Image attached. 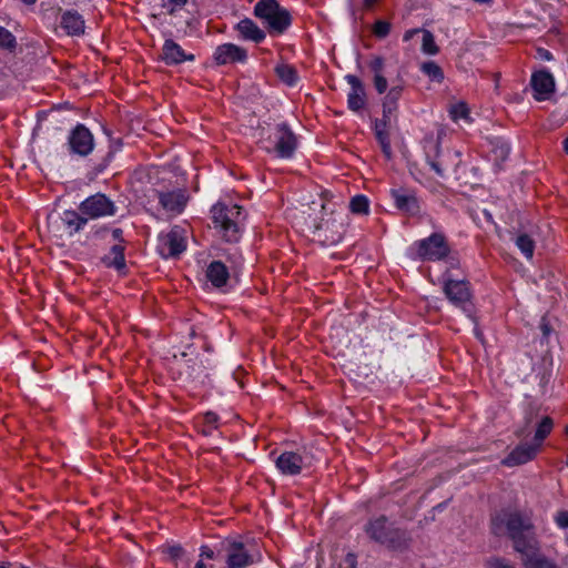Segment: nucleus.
I'll return each instance as SVG.
<instances>
[{
	"mask_svg": "<svg viewBox=\"0 0 568 568\" xmlns=\"http://www.w3.org/2000/svg\"><path fill=\"white\" fill-rule=\"evenodd\" d=\"M469 113V110L465 103H458L452 106L450 115L454 120L459 118H466Z\"/></svg>",
	"mask_w": 568,
	"mask_h": 568,
	"instance_id": "obj_43",
	"label": "nucleus"
},
{
	"mask_svg": "<svg viewBox=\"0 0 568 568\" xmlns=\"http://www.w3.org/2000/svg\"><path fill=\"white\" fill-rule=\"evenodd\" d=\"M347 83L351 85V91L347 95V106L354 112L361 111L366 104V93L363 82L353 74L345 77Z\"/></svg>",
	"mask_w": 568,
	"mask_h": 568,
	"instance_id": "obj_21",
	"label": "nucleus"
},
{
	"mask_svg": "<svg viewBox=\"0 0 568 568\" xmlns=\"http://www.w3.org/2000/svg\"><path fill=\"white\" fill-rule=\"evenodd\" d=\"M540 57L550 60L552 58L551 53L548 50H540Z\"/></svg>",
	"mask_w": 568,
	"mask_h": 568,
	"instance_id": "obj_57",
	"label": "nucleus"
},
{
	"mask_svg": "<svg viewBox=\"0 0 568 568\" xmlns=\"http://www.w3.org/2000/svg\"><path fill=\"white\" fill-rule=\"evenodd\" d=\"M488 568H516L509 560L503 557H491L486 561Z\"/></svg>",
	"mask_w": 568,
	"mask_h": 568,
	"instance_id": "obj_40",
	"label": "nucleus"
},
{
	"mask_svg": "<svg viewBox=\"0 0 568 568\" xmlns=\"http://www.w3.org/2000/svg\"><path fill=\"white\" fill-rule=\"evenodd\" d=\"M79 210L89 220H99L114 216L118 212V206L108 195L98 192L84 199L79 204Z\"/></svg>",
	"mask_w": 568,
	"mask_h": 568,
	"instance_id": "obj_7",
	"label": "nucleus"
},
{
	"mask_svg": "<svg viewBox=\"0 0 568 568\" xmlns=\"http://www.w3.org/2000/svg\"><path fill=\"white\" fill-rule=\"evenodd\" d=\"M161 60L166 65H178L185 61H194L195 55L186 53L173 39H166L162 47Z\"/></svg>",
	"mask_w": 568,
	"mask_h": 568,
	"instance_id": "obj_18",
	"label": "nucleus"
},
{
	"mask_svg": "<svg viewBox=\"0 0 568 568\" xmlns=\"http://www.w3.org/2000/svg\"><path fill=\"white\" fill-rule=\"evenodd\" d=\"M525 568H558V566L545 556L538 555L537 551L521 554Z\"/></svg>",
	"mask_w": 568,
	"mask_h": 568,
	"instance_id": "obj_29",
	"label": "nucleus"
},
{
	"mask_svg": "<svg viewBox=\"0 0 568 568\" xmlns=\"http://www.w3.org/2000/svg\"><path fill=\"white\" fill-rule=\"evenodd\" d=\"M19 568H28V567H26V566H23V565H20V567H19Z\"/></svg>",
	"mask_w": 568,
	"mask_h": 568,
	"instance_id": "obj_64",
	"label": "nucleus"
},
{
	"mask_svg": "<svg viewBox=\"0 0 568 568\" xmlns=\"http://www.w3.org/2000/svg\"><path fill=\"white\" fill-rule=\"evenodd\" d=\"M219 416L213 412H206L203 416V423L211 426V428H217Z\"/></svg>",
	"mask_w": 568,
	"mask_h": 568,
	"instance_id": "obj_46",
	"label": "nucleus"
},
{
	"mask_svg": "<svg viewBox=\"0 0 568 568\" xmlns=\"http://www.w3.org/2000/svg\"><path fill=\"white\" fill-rule=\"evenodd\" d=\"M211 217L214 229L223 240L230 243L240 241L245 220L242 206L233 203L217 202L211 209Z\"/></svg>",
	"mask_w": 568,
	"mask_h": 568,
	"instance_id": "obj_3",
	"label": "nucleus"
},
{
	"mask_svg": "<svg viewBox=\"0 0 568 568\" xmlns=\"http://www.w3.org/2000/svg\"><path fill=\"white\" fill-rule=\"evenodd\" d=\"M422 51L430 55L437 54L439 52V48L435 42L434 34L429 30H423Z\"/></svg>",
	"mask_w": 568,
	"mask_h": 568,
	"instance_id": "obj_35",
	"label": "nucleus"
},
{
	"mask_svg": "<svg viewBox=\"0 0 568 568\" xmlns=\"http://www.w3.org/2000/svg\"><path fill=\"white\" fill-rule=\"evenodd\" d=\"M200 556L202 558L213 559L214 558V551L209 546H202L201 547Z\"/></svg>",
	"mask_w": 568,
	"mask_h": 568,
	"instance_id": "obj_51",
	"label": "nucleus"
},
{
	"mask_svg": "<svg viewBox=\"0 0 568 568\" xmlns=\"http://www.w3.org/2000/svg\"><path fill=\"white\" fill-rule=\"evenodd\" d=\"M540 327H541V331H542L544 336H548V335H549V333H550V327H549V325H548V324H546V323H542V324L540 325Z\"/></svg>",
	"mask_w": 568,
	"mask_h": 568,
	"instance_id": "obj_56",
	"label": "nucleus"
},
{
	"mask_svg": "<svg viewBox=\"0 0 568 568\" xmlns=\"http://www.w3.org/2000/svg\"><path fill=\"white\" fill-rule=\"evenodd\" d=\"M231 273L224 262L216 260L207 265L205 276L215 288L221 290L227 285Z\"/></svg>",
	"mask_w": 568,
	"mask_h": 568,
	"instance_id": "obj_23",
	"label": "nucleus"
},
{
	"mask_svg": "<svg viewBox=\"0 0 568 568\" xmlns=\"http://www.w3.org/2000/svg\"><path fill=\"white\" fill-rule=\"evenodd\" d=\"M223 548L226 551V564L229 568H245L254 562L243 542L225 541Z\"/></svg>",
	"mask_w": 568,
	"mask_h": 568,
	"instance_id": "obj_16",
	"label": "nucleus"
},
{
	"mask_svg": "<svg viewBox=\"0 0 568 568\" xmlns=\"http://www.w3.org/2000/svg\"><path fill=\"white\" fill-rule=\"evenodd\" d=\"M538 445L535 444H519L516 446L507 457L503 459V465L513 467L526 464L534 459L538 453Z\"/></svg>",
	"mask_w": 568,
	"mask_h": 568,
	"instance_id": "obj_20",
	"label": "nucleus"
},
{
	"mask_svg": "<svg viewBox=\"0 0 568 568\" xmlns=\"http://www.w3.org/2000/svg\"><path fill=\"white\" fill-rule=\"evenodd\" d=\"M70 152L80 156H87L93 150V135L84 124H78L69 135Z\"/></svg>",
	"mask_w": 568,
	"mask_h": 568,
	"instance_id": "obj_13",
	"label": "nucleus"
},
{
	"mask_svg": "<svg viewBox=\"0 0 568 568\" xmlns=\"http://www.w3.org/2000/svg\"><path fill=\"white\" fill-rule=\"evenodd\" d=\"M235 30L239 32L243 40L252 41L254 43H261L265 40L266 33L262 30L252 19L244 18L239 21L235 26Z\"/></svg>",
	"mask_w": 568,
	"mask_h": 568,
	"instance_id": "obj_25",
	"label": "nucleus"
},
{
	"mask_svg": "<svg viewBox=\"0 0 568 568\" xmlns=\"http://www.w3.org/2000/svg\"><path fill=\"white\" fill-rule=\"evenodd\" d=\"M17 45L14 36L0 26V48L12 50Z\"/></svg>",
	"mask_w": 568,
	"mask_h": 568,
	"instance_id": "obj_38",
	"label": "nucleus"
},
{
	"mask_svg": "<svg viewBox=\"0 0 568 568\" xmlns=\"http://www.w3.org/2000/svg\"><path fill=\"white\" fill-rule=\"evenodd\" d=\"M493 152L496 155V159L505 161L510 153V148L506 142H497Z\"/></svg>",
	"mask_w": 568,
	"mask_h": 568,
	"instance_id": "obj_42",
	"label": "nucleus"
},
{
	"mask_svg": "<svg viewBox=\"0 0 568 568\" xmlns=\"http://www.w3.org/2000/svg\"><path fill=\"white\" fill-rule=\"evenodd\" d=\"M555 521L560 528H568V510H560L555 517Z\"/></svg>",
	"mask_w": 568,
	"mask_h": 568,
	"instance_id": "obj_47",
	"label": "nucleus"
},
{
	"mask_svg": "<svg viewBox=\"0 0 568 568\" xmlns=\"http://www.w3.org/2000/svg\"><path fill=\"white\" fill-rule=\"evenodd\" d=\"M385 61L382 57H375L368 64L371 71L376 74H383Z\"/></svg>",
	"mask_w": 568,
	"mask_h": 568,
	"instance_id": "obj_45",
	"label": "nucleus"
},
{
	"mask_svg": "<svg viewBox=\"0 0 568 568\" xmlns=\"http://www.w3.org/2000/svg\"><path fill=\"white\" fill-rule=\"evenodd\" d=\"M26 4H34L37 0H22Z\"/></svg>",
	"mask_w": 568,
	"mask_h": 568,
	"instance_id": "obj_63",
	"label": "nucleus"
},
{
	"mask_svg": "<svg viewBox=\"0 0 568 568\" xmlns=\"http://www.w3.org/2000/svg\"><path fill=\"white\" fill-rule=\"evenodd\" d=\"M260 143L267 153H275L280 159L293 158L297 149V138L287 123H276L267 130V136Z\"/></svg>",
	"mask_w": 568,
	"mask_h": 568,
	"instance_id": "obj_5",
	"label": "nucleus"
},
{
	"mask_svg": "<svg viewBox=\"0 0 568 568\" xmlns=\"http://www.w3.org/2000/svg\"><path fill=\"white\" fill-rule=\"evenodd\" d=\"M515 243L526 258H532L535 252V241L528 234H519L516 237Z\"/></svg>",
	"mask_w": 568,
	"mask_h": 568,
	"instance_id": "obj_32",
	"label": "nucleus"
},
{
	"mask_svg": "<svg viewBox=\"0 0 568 568\" xmlns=\"http://www.w3.org/2000/svg\"><path fill=\"white\" fill-rule=\"evenodd\" d=\"M420 71L432 81L442 82L444 80V72L442 68L434 61L422 63Z\"/></svg>",
	"mask_w": 568,
	"mask_h": 568,
	"instance_id": "obj_33",
	"label": "nucleus"
},
{
	"mask_svg": "<svg viewBox=\"0 0 568 568\" xmlns=\"http://www.w3.org/2000/svg\"><path fill=\"white\" fill-rule=\"evenodd\" d=\"M155 193L161 207L173 216L181 214L186 206L187 196L182 190L155 191Z\"/></svg>",
	"mask_w": 568,
	"mask_h": 568,
	"instance_id": "obj_17",
	"label": "nucleus"
},
{
	"mask_svg": "<svg viewBox=\"0 0 568 568\" xmlns=\"http://www.w3.org/2000/svg\"><path fill=\"white\" fill-rule=\"evenodd\" d=\"M443 291L450 303L464 312L470 313L471 291L469 282L445 277Z\"/></svg>",
	"mask_w": 568,
	"mask_h": 568,
	"instance_id": "obj_9",
	"label": "nucleus"
},
{
	"mask_svg": "<svg viewBox=\"0 0 568 568\" xmlns=\"http://www.w3.org/2000/svg\"><path fill=\"white\" fill-rule=\"evenodd\" d=\"M419 32H423V30H422V29H409V30H407V31L404 33V36H403V40H404L405 42H407V41L412 40V39H413L417 33H419Z\"/></svg>",
	"mask_w": 568,
	"mask_h": 568,
	"instance_id": "obj_52",
	"label": "nucleus"
},
{
	"mask_svg": "<svg viewBox=\"0 0 568 568\" xmlns=\"http://www.w3.org/2000/svg\"><path fill=\"white\" fill-rule=\"evenodd\" d=\"M375 138L381 145L382 152L387 160L392 159L393 151L390 145L389 132L378 131L375 133Z\"/></svg>",
	"mask_w": 568,
	"mask_h": 568,
	"instance_id": "obj_36",
	"label": "nucleus"
},
{
	"mask_svg": "<svg viewBox=\"0 0 568 568\" xmlns=\"http://www.w3.org/2000/svg\"><path fill=\"white\" fill-rule=\"evenodd\" d=\"M345 233V224L342 215L331 214L322 219L315 226L314 235L323 245L332 246L339 243Z\"/></svg>",
	"mask_w": 568,
	"mask_h": 568,
	"instance_id": "obj_8",
	"label": "nucleus"
},
{
	"mask_svg": "<svg viewBox=\"0 0 568 568\" xmlns=\"http://www.w3.org/2000/svg\"><path fill=\"white\" fill-rule=\"evenodd\" d=\"M423 148L432 170L439 178H444L447 171V151L443 152L440 149V136L434 138L433 134H427L424 138Z\"/></svg>",
	"mask_w": 568,
	"mask_h": 568,
	"instance_id": "obj_11",
	"label": "nucleus"
},
{
	"mask_svg": "<svg viewBox=\"0 0 568 568\" xmlns=\"http://www.w3.org/2000/svg\"><path fill=\"white\" fill-rule=\"evenodd\" d=\"M349 210L354 214L366 215L369 212V201L365 195L358 194L352 197Z\"/></svg>",
	"mask_w": 568,
	"mask_h": 568,
	"instance_id": "obj_34",
	"label": "nucleus"
},
{
	"mask_svg": "<svg viewBox=\"0 0 568 568\" xmlns=\"http://www.w3.org/2000/svg\"><path fill=\"white\" fill-rule=\"evenodd\" d=\"M490 532L496 537H508L515 551H538L535 525L530 516L520 510L501 509L490 517Z\"/></svg>",
	"mask_w": 568,
	"mask_h": 568,
	"instance_id": "obj_1",
	"label": "nucleus"
},
{
	"mask_svg": "<svg viewBox=\"0 0 568 568\" xmlns=\"http://www.w3.org/2000/svg\"><path fill=\"white\" fill-rule=\"evenodd\" d=\"M374 87L378 94H383L387 91L388 82L383 74L374 75Z\"/></svg>",
	"mask_w": 568,
	"mask_h": 568,
	"instance_id": "obj_44",
	"label": "nucleus"
},
{
	"mask_svg": "<svg viewBox=\"0 0 568 568\" xmlns=\"http://www.w3.org/2000/svg\"><path fill=\"white\" fill-rule=\"evenodd\" d=\"M275 72L282 82L293 87L298 82L297 70L291 64H280L275 68Z\"/></svg>",
	"mask_w": 568,
	"mask_h": 568,
	"instance_id": "obj_30",
	"label": "nucleus"
},
{
	"mask_svg": "<svg viewBox=\"0 0 568 568\" xmlns=\"http://www.w3.org/2000/svg\"><path fill=\"white\" fill-rule=\"evenodd\" d=\"M186 248L185 231L175 225L166 234L159 236V253L164 258L178 257Z\"/></svg>",
	"mask_w": 568,
	"mask_h": 568,
	"instance_id": "obj_10",
	"label": "nucleus"
},
{
	"mask_svg": "<svg viewBox=\"0 0 568 568\" xmlns=\"http://www.w3.org/2000/svg\"><path fill=\"white\" fill-rule=\"evenodd\" d=\"M390 28H392V26L389 22L384 21V20H377L374 23L373 32L377 38L384 39L389 34Z\"/></svg>",
	"mask_w": 568,
	"mask_h": 568,
	"instance_id": "obj_39",
	"label": "nucleus"
},
{
	"mask_svg": "<svg viewBox=\"0 0 568 568\" xmlns=\"http://www.w3.org/2000/svg\"><path fill=\"white\" fill-rule=\"evenodd\" d=\"M195 568H206V566L203 564L202 560H200L199 562H196Z\"/></svg>",
	"mask_w": 568,
	"mask_h": 568,
	"instance_id": "obj_61",
	"label": "nucleus"
},
{
	"mask_svg": "<svg viewBox=\"0 0 568 568\" xmlns=\"http://www.w3.org/2000/svg\"><path fill=\"white\" fill-rule=\"evenodd\" d=\"M404 84L398 83L393 85L386 93L383 100V113L384 118L392 115L398 108V100L402 98L404 92Z\"/></svg>",
	"mask_w": 568,
	"mask_h": 568,
	"instance_id": "obj_28",
	"label": "nucleus"
},
{
	"mask_svg": "<svg viewBox=\"0 0 568 568\" xmlns=\"http://www.w3.org/2000/svg\"><path fill=\"white\" fill-rule=\"evenodd\" d=\"M564 151L568 154V136L562 141Z\"/></svg>",
	"mask_w": 568,
	"mask_h": 568,
	"instance_id": "obj_59",
	"label": "nucleus"
},
{
	"mask_svg": "<svg viewBox=\"0 0 568 568\" xmlns=\"http://www.w3.org/2000/svg\"><path fill=\"white\" fill-rule=\"evenodd\" d=\"M61 221L67 233L73 236L84 230L89 219L78 209V211L65 210L62 213Z\"/></svg>",
	"mask_w": 568,
	"mask_h": 568,
	"instance_id": "obj_26",
	"label": "nucleus"
},
{
	"mask_svg": "<svg viewBox=\"0 0 568 568\" xmlns=\"http://www.w3.org/2000/svg\"><path fill=\"white\" fill-rule=\"evenodd\" d=\"M449 257V264L452 267L456 266L458 264V260L453 257V256H448Z\"/></svg>",
	"mask_w": 568,
	"mask_h": 568,
	"instance_id": "obj_58",
	"label": "nucleus"
},
{
	"mask_svg": "<svg viewBox=\"0 0 568 568\" xmlns=\"http://www.w3.org/2000/svg\"><path fill=\"white\" fill-rule=\"evenodd\" d=\"M390 121V115L388 118H384L382 120H376L374 124V133L378 131H388V123Z\"/></svg>",
	"mask_w": 568,
	"mask_h": 568,
	"instance_id": "obj_48",
	"label": "nucleus"
},
{
	"mask_svg": "<svg viewBox=\"0 0 568 568\" xmlns=\"http://www.w3.org/2000/svg\"><path fill=\"white\" fill-rule=\"evenodd\" d=\"M189 0H166L163 4L170 16H174L178 10L185 7Z\"/></svg>",
	"mask_w": 568,
	"mask_h": 568,
	"instance_id": "obj_41",
	"label": "nucleus"
},
{
	"mask_svg": "<svg viewBox=\"0 0 568 568\" xmlns=\"http://www.w3.org/2000/svg\"><path fill=\"white\" fill-rule=\"evenodd\" d=\"M124 252L125 245L114 244L111 246L109 253L101 258V262L109 268H115L116 271L122 272L126 267Z\"/></svg>",
	"mask_w": 568,
	"mask_h": 568,
	"instance_id": "obj_27",
	"label": "nucleus"
},
{
	"mask_svg": "<svg viewBox=\"0 0 568 568\" xmlns=\"http://www.w3.org/2000/svg\"><path fill=\"white\" fill-rule=\"evenodd\" d=\"M225 261L229 263L227 267L232 273H236L243 264V257L237 250L227 253Z\"/></svg>",
	"mask_w": 568,
	"mask_h": 568,
	"instance_id": "obj_37",
	"label": "nucleus"
},
{
	"mask_svg": "<svg viewBox=\"0 0 568 568\" xmlns=\"http://www.w3.org/2000/svg\"><path fill=\"white\" fill-rule=\"evenodd\" d=\"M215 428H211V426L209 425H203L202 428H201V433L204 435V436H211L213 434V430Z\"/></svg>",
	"mask_w": 568,
	"mask_h": 568,
	"instance_id": "obj_55",
	"label": "nucleus"
},
{
	"mask_svg": "<svg viewBox=\"0 0 568 568\" xmlns=\"http://www.w3.org/2000/svg\"><path fill=\"white\" fill-rule=\"evenodd\" d=\"M61 28L68 36L78 37L84 33L85 21L75 10H67L61 14Z\"/></svg>",
	"mask_w": 568,
	"mask_h": 568,
	"instance_id": "obj_24",
	"label": "nucleus"
},
{
	"mask_svg": "<svg viewBox=\"0 0 568 568\" xmlns=\"http://www.w3.org/2000/svg\"><path fill=\"white\" fill-rule=\"evenodd\" d=\"M412 251L420 261L438 262L448 258L452 248L443 232H434L425 239L415 241Z\"/></svg>",
	"mask_w": 568,
	"mask_h": 568,
	"instance_id": "obj_6",
	"label": "nucleus"
},
{
	"mask_svg": "<svg viewBox=\"0 0 568 568\" xmlns=\"http://www.w3.org/2000/svg\"><path fill=\"white\" fill-rule=\"evenodd\" d=\"M364 531L372 541L389 550L404 551L412 541L410 534L404 528L396 527L385 515L368 519Z\"/></svg>",
	"mask_w": 568,
	"mask_h": 568,
	"instance_id": "obj_2",
	"label": "nucleus"
},
{
	"mask_svg": "<svg viewBox=\"0 0 568 568\" xmlns=\"http://www.w3.org/2000/svg\"><path fill=\"white\" fill-rule=\"evenodd\" d=\"M213 367V363L209 357L196 356L187 361L182 374H184L189 381L204 383L205 378L209 376L207 371Z\"/></svg>",
	"mask_w": 568,
	"mask_h": 568,
	"instance_id": "obj_19",
	"label": "nucleus"
},
{
	"mask_svg": "<svg viewBox=\"0 0 568 568\" xmlns=\"http://www.w3.org/2000/svg\"><path fill=\"white\" fill-rule=\"evenodd\" d=\"M10 567V562H1L0 564V568H9Z\"/></svg>",
	"mask_w": 568,
	"mask_h": 568,
	"instance_id": "obj_62",
	"label": "nucleus"
},
{
	"mask_svg": "<svg viewBox=\"0 0 568 568\" xmlns=\"http://www.w3.org/2000/svg\"><path fill=\"white\" fill-rule=\"evenodd\" d=\"M475 2L477 3H480V4H488L490 3L493 0H474Z\"/></svg>",
	"mask_w": 568,
	"mask_h": 568,
	"instance_id": "obj_60",
	"label": "nucleus"
},
{
	"mask_svg": "<svg viewBox=\"0 0 568 568\" xmlns=\"http://www.w3.org/2000/svg\"><path fill=\"white\" fill-rule=\"evenodd\" d=\"M169 554L172 558H178V557L182 556L183 548L180 546H173L170 548Z\"/></svg>",
	"mask_w": 568,
	"mask_h": 568,
	"instance_id": "obj_53",
	"label": "nucleus"
},
{
	"mask_svg": "<svg viewBox=\"0 0 568 568\" xmlns=\"http://www.w3.org/2000/svg\"><path fill=\"white\" fill-rule=\"evenodd\" d=\"M530 84L536 92V100H545L555 90V79L547 70H540L531 75Z\"/></svg>",
	"mask_w": 568,
	"mask_h": 568,
	"instance_id": "obj_22",
	"label": "nucleus"
},
{
	"mask_svg": "<svg viewBox=\"0 0 568 568\" xmlns=\"http://www.w3.org/2000/svg\"><path fill=\"white\" fill-rule=\"evenodd\" d=\"M378 0H363V8L365 10H373Z\"/></svg>",
	"mask_w": 568,
	"mask_h": 568,
	"instance_id": "obj_54",
	"label": "nucleus"
},
{
	"mask_svg": "<svg viewBox=\"0 0 568 568\" xmlns=\"http://www.w3.org/2000/svg\"><path fill=\"white\" fill-rule=\"evenodd\" d=\"M390 196L397 210L408 216H417L420 213V201L414 191L399 187L392 189Z\"/></svg>",
	"mask_w": 568,
	"mask_h": 568,
	"instance_id": "obj_14",
	"label": "nucleus"
},
{
	"mask_svg": "<svg viewBox=\"0 0 568 568\" xmlns=\"http://www.w3.org/2000/svg\"><path fill=\"white\" fill-rule=\"evenodd\" d=\"M109 232V227L106 225H101V226H98L95 227L93 231H92V235L95 237V239H104L105 234Z\"/></svg>",
	"mask_w": 568,
	"mask_h": 568,
	"instance_id": "obj_50",
	"label": "nucleus"
},
{
	"mask_svg": "<svg viewBox=\"0 0 568 568\" xmlns=\"http://www.w3.org/2000/svg\"><path fill=\"white\" fill-rule=\"evenodd\" d=\"M310 465L306 454L298 452H284L275 459L276 468L285 476H297Z\"/></svg>",
	"mask_w": 568,
	"mask_h": 568,
	"instance_id": "obj_12",
	"label": "nucleus"
},
{
	"mask_svg": "<svg viewBox=\"0 0 568 568\" xmlns=\"http://www.w3.org/2000/svg\"><path fill=\"white\" fill-rule=\"evenodd\" d=\"M253 13L272 37L284 34L293 21L290 10L282 7L277 0H258Z\"/></svg>",
	"mask_w": 568,
	"mask_h": 568,
	"instance_id": "obj_4",
	"label": "nucleus"
},
{
	"mask_svg": "<svg viewBox=\"0 0 568 568\" xmlns=\"http://www.w3.org/2000/svg\"><path fill=\"white\" fill-rule=\"evenodd\" d=\"M554 427V420L549 416H545L541 418V420L538 423L537 429L535 432V445H538V448H540L541 443L544 439L551 433Z\"/></svg>",
	"mask_w": 568,
	"mask_h": 568,
	"instance_id": "obj_31",
	"label": "nucleus"
},
{
	"mask_svg": "<svg viewBox=\"0 0 568 568\" xmlns=\"http://www.w3.org/2000/svg\"><path fill=\"white\" fill-rule=\"evenodd\" d=\"M113 240L118 241V244L125 245V240L123 239V230L120 227H115L111 231Z\"/></svg>",
	"mask_w": 568,
	"mask_h": 568,
	"instance_id": "obj_49",
	"label": "nucleus"
},
{
	"mask_svg": "<svg viewBox=\"0 0 568 568\" xmlns=\"http://www.w3.org/2000/svg\"><path fill=\"white\" fill-rule=\"evenodd\" d=\"M247 60V51L234 43H223L216 47L213 53V61L216 65L230 63H244Z\"/></svg>",
	"mask_w": 568,
	"mask_h": 568,
	"instance_id": "obj_15",
	"label": "nucleus"
}]
</instances>
